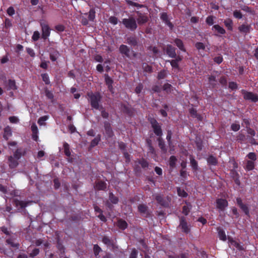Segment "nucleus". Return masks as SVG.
Returning <instances> with one entry per match:
<instances>
[{"mask_svg":"<svg viewBox=\"0 0 258 258\" xmlns=\"http://www.w3.org/2000/svg\"><path fill=\"white\" fill-rule=\"evenodd\" d=\"M213 29H215L218 33L221 34L225 33V30L218 25H215L213 27Z\"/></svg>","mask_w":258,"mask_h":258,"instance_id":"34","label":"nucleus"},{"mask_svg":"<svg viewBox=\"0 0 258 258\" xmlns=\"http://www.w3.org/2000/svg\"><path fill=\"white\" fill-rule=\"evenodd\" d=\"M160 18L170 27V29H172L173 25L169 21L168 16L166 13H162Z\"/></svg>","mask_w":258,"mask_h":258,"instance_id":"18","label":"nucleus"},{"mask_svg":"<svg viewBox=\"0 0 258 258\" xmlns=\"http://www.w3.org/2000/svg\"><path fill=\"white\" fill-rule=\"evenodd\" d=\"M42 79L46 84H49L50 83L49 77L47 74H43L41 75Z\"/></svg>","mask_w":258,"mask_h":258,"instance_id":"49","label":"nucleus"},{"mask_svg":"<svg viewBox=\"0 0 258 258\" xmlns=\"http://www.w3.org/2000/svg\"><path fill=\"white\" fill-rule=\"evenodd\" d=\"M224 24L225 26L228 28V29L231 30L232 29V21L230 19H227L224 21Z\"/></svg>","mask_w":258,"mask_h":258,"instance_id":"32","label":"nucleus"},{"mask_svg":"<svg viewBox=\"0 0 258 258\" xmlns=\"http://www.w3.org/2000/svg\"><path fill=\"white\" fill-rule=\"evenodd\" d=\"M8 14L11 16L15 14V10L12 7H9L7 10Z\"/></svg>","mask_w":258,"mask_h":258,"instance_id":"63","label":"nucleus"},{"mask_svg":"<svg viewBox=\"0 0 258 258\" xmlns=\"http://www.w3.org/2000/svg\"><path fill=\"white\" fill-rule=\"evenodd\" d=\"M231 127L232 130H233V131H238L240 128V125L237 123H233L231 125Z\"/></svg>","mask_w":258,"mask_h":258,"instance_id":"58","label":"nucleus"},{"mask_svg":"<svg viewBox=\"0 0 258 258\" xmlns=\"http://www.w3.org/2000/svg\"><path fill=\"white\" fill-rule=\"evenodd\" d=\"M191 208V205L189 203L186 205L183 206L182 207V213L185 215H187Z\"/></svg>","mask_w":258,"mask_h":258,"instance_id":"28","label":"nucleus"},{"mask_svg":"<svg viewBox=\"0 0 258 258\" xmlns=\"http://www.w3.org/2000/svg\"><path fill=\"white\" fill-rule=\"evenodd\" d=\"M109 22L114 25H116L117 23L118 20L117 18L115 17H111L109 18Z\"/></svg>","mask_w":258,"mask_h":258,"instance_id":"64","label":"nucleus"},{"mask_svg":"<svg viewBox=\"0 0 258 258\" xmlns=\"http://www.w3.org/2000/svg\"><path fill=\"white\" fill-rule=\"evenodd\" d=\"M174 42L176 45L182 51H185V50L184 47V45L182 41L178 38H176L174 40Z\"/></svg>","mask_w":258,"mask_h":258,"instance_id":"26","label":"nucleus"},{"mask_svg":"<svg viewBox=\"0 0 258 258\" xmlns=\"http://www.w3.org/2000/svg\"><path fill=\"white\" fill-rule=\"evenodd\" d=\"M167 54L170 57H176V48L171 45H167L165 48Z\"/></svg>","mask_w":258,"mask_h":258,"instance_id":"10","label":"nucleus"},{"mask_svg":"<svg viewBox=\"0 0 258 258\" xmlns=\"http://www.w3.org/2000/svg\"><path fill=\"white\" fill-rule=\"evenodd\" d=\"M63 149L65 155L68 157H70L71 156V152L70 150L69 145L67 143H64L63 144Z\"/></svg>","mask_w":258,"mask_h":258,"instance_id":"29","label":"nucleus"},{"mask_svg":"<svg viewBox=\"0 0 258 258\" xmlns=\"http://www.w3.org/2000/svg\"><path fill=\"white\" fill-rule=\"evenodd\" d=\"M217 231L218 233V235L219 237V238L223 241H225L226 240V236L225 234V232L223 229H222L220 227H218L217 228Z\"/></svg>","mask_w":258,"mask_h":258,"instance_id":"25","label":"nucleus"},{"mask_svg":"<svg viewBox=\"0 0 258 258\" xmlns=\"http://www.w3.org/2000/svg\"><path fill=\"white\" fill-rule=\"evenodd\" d=\"M138 210L139 212L145 215H147L148 214V207L146 205L144 204H141L138 206Z\"/></svg>","mask_w":258,"mask_h":258,"instance_id":"20","label":"nucleus"},{"mask_svg":"<svg viewBox=\"0 0 258 258\" xmlns=\"http://www.w3.org/2000/svg\"><path fill=\"white\" fill-rule=\"evenodd\" d=\"M178 195L181 197H186L187 195V193L182 189L177 188V189Z\"/></svg>","mask_w":258,"mask_h":258,"instance_id":"42","label":"nucleus"},{"mask_svg":"<svg viewBox=\"0 0 258 258\" xmlns=\"http://www.w3.org/2000/svg\"><path fill=\"white\" fill-rule=\"evenodd\" d=\"M190 163L192 169L197 170L198 168V165L197 161L194 159V157L191 155L189 157Z\"/></svg>","mask_w":258,"mask_h":258,"instance_id":"24","label":"nucleus"},{"mask_svg":"<svg viewBox=\"0 0 258 258\" xmlns=\"http://www.w3.org/2000/svg\"><path fill=\"white\" fill-rule=\"evenodd\" d=\"M14 205L17 208H23L27 206V203H26L22 201H19L17 199H14L13 200Z\"/></svg>","mask_w":258,"mask_h":258,"instance_id":"15","label":"nucleus"},{"mask_svg":"<svg viewBox=\"0 0 258 258\" xmlns=\"http://www.w3.org/2000/svg\"><path fill=\"white\" fill-rule=\"evenodd\" d=\"M239 207L242 209V210L244 212V213L246 215H249V209H248V208L247 207V206L246 205H245L244 204H243L242 205H241Z\"/></svg>","mask_w":258,"mask_h":258,"instance_id":"51","label":"nucleus"},{"mask_svg":"<svg viewBox=\"0 0 258 258\" xmlns=\"http://www.w3.org/2000/svg\"><path fill=\"white\" fill-rule=\"evenodd\" d=\"M179 227H181L182 231L185 233H188L190 231L189 227L186 222L185 218L184 217H182L180 218V225Z\"/></svg>","mask_w":258,"mask_h":258,"instance_id":"8","label":"nucleus"},{"mask_svg":"<svg viewBox=\"0 0 258 258\" xmlns=\"http://www.w3.org/2000/svg\"><path fill=\"white\" fill-rule=\"evenodd\" d=\"M142 68L144 72L147 73H151L152 72V69L151 66H149L146 63H144L142 65Z\"/></svg>","mask_w":258,"mask_h":258,"instance_id":"31","label":"nucleus"},{"mask_svg":"<svg viewBox=\"0 0 258 258\" xmlns=\"http://www.w3.org/2000/svg\"><path fill=\"white\" fill-rule=\"evenodd\" d=\"M45 96H46V97L51 100V101L52 102V100L53 99V93L50 91L49 90H48V89H45Z\"/></svg>","mask_w":258,"mask_h":258,"instance_id":"41","label":"nucleus"},{"mask_svg":"<svg viewBox=\"0 0 258 258\" xmlns=\"http://www.w3.org/2000/svg\"><path fill=\"white\" fill-rule=\"evenodd\" d=\"M150 122L155 135L157 136L161 137L162 135V131L159 123L154 119H152Z\"/></svg>","mask_w":258,"mask_h":258,"instance_id":"3","label":"nucleus"},{"mask_svg":"<svg viewBox=\"0 0 258 258\" xmlns=\"http://www.w3.org/2000/svg\"><path fill=\"white\" fill-rule=\"evenodd\" d=\"M241 93L244 99L249 100L253 102H256L258 100V96L252 92H248L244 90H241Z\"/></svg>","mask_w":258,"mask_h":258,"instance_id":"4","label":"nucleus"},{"mask_svg":"<svg viewBox=\"0 0 258 258\" xmlns=\"http://www.w3.org/2000/svg\"><path fill=\"white\" fill-rule=\"evenodd\" d=\"M126 42L132 46H136L137 45L138 41L135 37L131 36L128 37L126 39Z\"/></svg>","mask_w":258,"mask_h":258,"instance_id":"23","label":"nucleus"},{"mask_svg":"<svg viewBox=\"0 0 258 258\" xmlns=\"http://www.w3.org/2000/svg\"><path fill=\"white\" fill-rule=\"evenodd\" d=\"M169 62H170L171 66L174 68H178V62L176 61V60H168Z\"/></svg>","mask_w":258,"mask_h":258,"instance_id":"61","label":"nucleus"},{"mask_svg":"<svg viewBox=\"0 0 258 258\" xmlns=\"http://www.w3.org/2000/svg\"><path fill=\"white\" fill-rule=\"evenodd\" d=\"M138 255V251L135 249H134L130 254V258H137Z\"/></svg>","mask_w":258,"mask_h":258,"instance_id":"62","label":"nucleus"},{"mask_svg":"<svg viewBox=\"0 0 258 258\" xmlns=\"http://www.w3.org/2000/svg\"><path fill=\"white\" fill-rule=\"evenodd\" d=\"M95 187L98 190H104L106 188V183L102 181L96 182Z\"/></svg>","mask_w":258,"mask_h":258,"instance_id":"19","label":"nucleus"},{"mask_svg":"<svg viewBox=\"0 0 258 258\" xmlns=\"http://www.w3.org/2000/svg\"><path fill=\"white\" fill-rule=\"evenodd\" d=\"M40 37V33L38 31H36L34 32L33 36H32V39L36 41H37Z\"/></svg>","mask_w":258,"mask_h":258,"instance_id":"52","label":"nucleus"},{"mask_svg":"<svg viewBox=\"0 0 258 258\" xmlns=\"http://www.w3.org/2000/svg\"><path fill=\"white\" fill-rule=\"evenodd\" d=\"M109 198L112 204H116L118 202V198L115 197L112 192L109 194Z\"/></svg>","mask_w":258,"mask_h":258,"instance_id":"33","label":"nucleus"},{"mask_svg":"<svg viewBox=\"0 0 258 258\" xmlns=\"http://www.w3.org/2000/svg\"><path fill=\"white\" fill-rule=\"evenodd\" d=\"M196 47L199 50L204 49L205 48V45L202 42H197L196 44Z\"/></svg>","mask_w":258,"mask_h":258,"instance_id":"57","label":"nucleus"},{"mask_svg":"<svg viewBox=\"0 0 258 258\" xmlns=\"http://www.w3.org/2000/svg\"><path fill=\"white\" fill-rule=\"evenodd\" d=\"M238 29L241 32L246 33L249 31V26L246 25H242L239 27Z\"/></svg>","mask_w":258,"mask_h":258,"instance_id":"37","label":"nucleus"},{"mask_svg":"<svg viewBox=\"0 0 258 258\" xmlns=\"http://www.w3.org/2000/svg\"><path fill=\"white\" fill-rule=\"evenodd\" d=\"M247 157H248L249 159H250L252 161H255L256 159V155H255V153H252V152L249 153L247 155Z\"/></svg>","mask_w":258,"mask_h":258,"instance_id":"59","label":"nucleus"},{"mask_svg":"<svg viewBox=\"0 0 258 258\" xmlns=\"http://www.w3.org/2000/svg\"><path fill=\"white\" fill-rule=\"evenodd\" d=\"M217 72L214 73L210 76H209L208 79L210 84L214 87L216 85L217 82L216 79V77L217 76Z\"/></svg>","mask_w":258,"mask_h":258,"instance_id":"17","label":"nucleus"},{"mask_svg":"<svg viewBox=\"0 0 258 258\" xmlns=\"http://www.w3.org/2000/svg\"><path fill=\"white\" fill-rule=\"evenodd\" d=\"M229 88L231 89L232 90H235L237 88V84L233 82H229Z\"/></svg>","mask_w":258,"mask_h":258,"instance_id":"60","label":"nucleus"},{"mask_svg":"<svg viewBox=\"0 0 258 258\" xmlns=\"http://www.w3.org/2000/svg\"><path fill=\"white\" fill-rule=\"evenodd\" d=\"M136 13L137 14L136 20L137 24L142 25L148 22V18L145 14H143L139 11L136 12Z\"/></svg>","mask_w":258,"mask_h":258,"instance_id":"5","label":"nucleus"},{"mask_svg":"<svg viewBox=\"0 0 258 258\" xmlns=\"http://www.w3.org/2000/svg\"><path fill=\"white\" fill-rule=\"evenodd\" d=\"M254 167V164L253 161L248 160L246 162V164L245 165V168L246 169L248 170H252Z\"/></svg>","mask_w":258,"mask_h":258,"instance_id":"30","label":"nucleus"},{"mask_svg":"<svg viewBox=\"0 0 258 258\" xmlns=\"http://www.w3.org/2000/svg\"><path fill=\"white\" fill-rule=\"evenodd\" d=\"M8 164L11 168H15L18 165V160L14 158L13 156L8 157Z\"/></svg>","mask_w":258,"mask_h":258,"instance_id":"11","label":"nucleus"},{"mask_svg":"<svg viewBox=\"0 0 258 258\" xmlns=\"http://www.w3.org/2000/svg\"><path fill=\"white\" fill-rule=\"evenodd\" d=\"M93 250L94 254L97 256L101 251V248L97 244H95L94 245Z\"/></svg>","mask_w":258,"mask_h":258,"instance_id":"46","label":"nucleus"},{"mask_svg":"<svg viewBox=\"0 0 258 258\" xmlns=\"http://www.w3.org/2000/svg\"><path fill=\"white\" fill-rule=\"evenodd\" d=\"M176 158L175 156H172L169 159V165L172 168H174L175 166V163L176 162Z\"/></svg>","mask_w":258,"mask_h":258,"instance_id":"40","label":"nucleus"},{"mask_svg":"<svg viewBox=\"0 0 258 258\" xmlns=\"http://www.w3.org/2000/svg\"><path fill=\"white\" fill-rule=\"evenodd\" d=\"M117 226L119 228L124 230L127 227V224L124 220L119 219L117 221Z\"/></svg>","mask_w":258,"mask_h":258,"instance_id":"27","label":"nucleus"},{"mask_svg":"<svg viewBox=\"0 0 258 258\" xmlns=\"http://www.w3.org/2000/svg\"><path fill=\"white\" fill-rule=\"evenodd\" d=\"M6 241L7 243L10 245L12 247H15L17 248H18L19 247V243L14 242L12 239H8Z\"/></svg>","mask_w":258,"mask_h":258,"instance_id":"43","label":"nucleus"},{"mask_svg":"<svg viewBox=\"0 0 258 258\" xmlns=\"http://www.w3.org/2000/svg\"><path fill=\"white\" fill-rule=\"evenodd\" d=\"M104 128L106 134L108 137H111L113 135V132L111 130L110 124L108 122H104Z\"/></svg>","mask_w":258,"mask_h":258,"instance_id":"16","label":"nucleus"},{"mask_svg":"<svg viewBox=\"0 0 258 258\" xmlns=\"http://www.w3.org/2000/svg\"><path fill=\"white\" fill-rule=\"evenodd\" d=\"M143 88V85L142 84H138L135 89L136 93L137 94L140 93Z\"/></svg>","mask_w":258,"mask_h":258,"instance_id":"56","label":"nucleus"},{"mask_svg":"<svg viewBox=\"0 0 258 258\" xmlns=\"http://www.w3.org/2000/svg\"><path fill=\"white\" fill-rule=\"evenodd\" d=\"M157 140L158 141V145H159V146L160 148V149L162 151H165L166 149H165V146L164 145V142L163 140H162V139L161 138V137H159Z\"/></svg>","mask_w":258,"mask_h":258,"instance_id":"35","label":"nucleus"},{"mask_svg":"<svg viewBox=\"0 0 258 258\" xmlns=\"http://www.w3.org/2000/svg\"><path fill=\"white\" fill-rule=\"evenodd\" d=\"M42 31V38L44 39H46L50 35V29L48 25L45 23H41L40 24Z\"/></svg>","mask_w":258,"mask_h":258,"instance_id":"7","label":"nucleus"},{"mask_svg":"<svg viewBox=\"0 0 258 258\" xmlns=\"http://www.w3.org/2000/svg\"><path fill=\"white\" fill-rule=\"evenodd\" d=\"M207 160L208 163L211 165L215 166L218 163L217 159L213 155L209 156L207 158Z\"/></svg>","mask_w":258,"mask_h":258,"instance_id":"22","label":"nucleus"},{"mask_svg":"<svg viewBox=\"0 0 258 258\" xmlns=\"http://www.w3.org/2000/svg\"><path fill=\"white\" fill-rule=\"evenodd\" d=\"M227 206L228 202L226 200L220 199L217 200V207L221 210H224Z\"/></svg>","mask_w":258,"mask_h":258,"instance_id":"12","label":"nucleus"},{"mask_svg":"<svg viewBox=\"0 0 258 258\" xmlns=\"http://www.w3.org/2000/svg\"><path fill=\"white\" fill-rule=\"evenodd\" d=\"M39 253V249L38 248H35L33 250L31 253L30 254V256L33 257L37 255H38Z\"/></svg>","mask_w":258,"mask_h":258,"instance_id":"54","label":"nucleus"},{"mask_svg":"<svg viewBox=\"0 0 258 258\" xmlns=\"http://www.w3.org/2000/svg\"><path fill=\"white\" fill-rule=\"evenodd\" d=\"M233 16L236 18L241 19L242 17V15L239 11L236 10L233 12Z\"/></svg>","mask_w":258,"mask_h":258,"instance_id":"53","label":"nucleus"},{"mask_svg":"<svg viewBox=\"0 0 258 258\" xmlns=\"http://www.w3.org/2000/svg\"><path fill=\"white\" fill-rule=\"evenodd\" d=\"M119 51L120 53L127 57H130V48L126 45L122 44L119 46Z\"/></svg>","mask_w":258,"mask_h":258,"instance_id":"9","label":"nucleus"},{"mask_svg":"<svg viewBox=\"0 0 258 258\" xmlns=\"http://www.w3.org/2000/svg\"><path fill=\"white\" fill-rule=\"evenodd\" d=\"M139 163L143 168H146L148 166V162L144 159L139 160Z\"/></svg>","mask_w":258,"mask_h":258,"instance_id":"55","label":"nucleus"},{"mask_svg":"<svg viewBox=\"0 0 258 258\" xmlns=\"http://www.w3.org/2000/svg\"><path fill=\"white\" fill-rule=\"evenodd\" d=\"M157 203L163 207H167L169 205L168 198L164 199L161 195L159 194H155L153 195Z\"/></svg>","mask_w":258,"mask_h":258,"instance_id":"6","label":"nucleus"},{"mask_svg":"<svg viewBox=\"0 0 258 258\" xmlns=\"http://www.w3.org/2000/svg\"><path fill=\"white\" fill-rule=\"evenodd\" d=\"M190 113L192 116L197 117L199 120H201L202 119V116L197 113L196 110L195 109H190Z\"/></svg>","mask_w":258,"mask_h":258,"instance_id":"38","label":"nucleus"},{"mask_svg":"<svg viewBox=\"0 0 258 258\" xmlns=\"http://www.w3.org/2000/svg\"><path fill=\"white\" fill-rule=\"evenodd\" d=\"M171 87L172 86L170 84L167 83L164 85L163 88L167 93H169L171 92Z\"/></svg>","mask_w":258,"mask_h":258,"instance_id":"50","label":"nucleus"},{"mask_svg":"<svg viewBox=\"0 0 258 258\" xmlns=\"http://www.w3.org/2000/svg\"><path fill=\"white\" fill-rule=\"evenodd\" d=\"M12 136L11 128L10 126H8L4 128V133L3 137L6 140H8L9 138Z\"/></svg>","mask_w":258,"mask_h":258,"instance_id":"21","label":"nucleus"},{"mask_svg":"<svg viewBox=\"0 0 258 258\" xmlns=\"http://www.w3.org/2000/svg\"><path fill=\"white\" fill-rule=\"evenodd\" d=\"M122 23L126 29L131 31H135L138 27L136 20L133 17L123 19Z\"/></svg>","mask_w":258,"mask_h":258,"instance_id":"2","label":"nucleus"},{"mask_svg":"<svg viewBox=\"0 0 258 258\" xmlns=\"http://www.w3.org/2000/svg\"><path fill=\"white\" fill-rule=\"evenodd\" d=\"M95 17V12L93 9H91L88 13L89 20L93 21Z\"/></svg>","mask_w":258,"mask_h":258,"instance_id":"45","label":"nucleus"},{"mask_svg":"<svg viewBox=\"0 0 258 258\" xmlns=\"http://www.w3.org/2000/svg\"><path fill=\"white\" fill-rule=\"evenodd\" d=\"M22 156V151L20 149H18L14 153L13 157L19 160Z\"/></svg>","mask_w":258,"mask_h":258,"instance_id":"44","label":"nucleus"},{"mask_svg":"<svg viewBox=\"0 0 258 258\" xmlns=\"http://www.w3.org/2000/svg\"><path fill=\"white\" fill-rule=\"evenodd\" d=\"M102 241L108 247H109L112 249H114L115 248H116V246L114 244L113 241L109 239V237L107 236H104L102 238Z\"/></svg>","mask_w":258,"mask_h":258,"instance_id":"13","label":"nucleus"},{"mask_svg":"<svg viewBox=\"0 0 258 258\" xmlns=\"http://www.w3.org/2000/svg\"><path fill=\"white\" fill-rule=\"evenodd\" d=\"M8 87L10 89L14 90L16 89L15 82L13 80H10L8 82Z\"/></svg>","mask_w":258,"mask_h":258,"instance_id":"48","label":"nucleus"},{"mask_svg":"<svg viewBox=\"0 0 258 258\" xmlns=\"http://www.w3.org/2000/svg\"><path fill=\"white\" fill-rule=\"evenodd\" d=\"M100 140V137H99V136L97 137L96 138H95L92 141V142L91 143V146L92 147H95L98 144Z\"/></svg>","mask_w":258,"mask_h":258,"instance_id":"47","label":"nucleus"},{"mask_svg":"<svg viewBox=\"0 0 258 258\" xmlns=\"http://www.w3.org/2000/svg\"><path fill=\"white\" fill-rule=\"evenodd\" d=\"M59 53L57 51H54L51 52L50 54V58L52 61H55L57 59L58 57Z\"/></svg>","mask_w":258,"mask_h":258,"instance_id":"36","label":"nucleus"},{"mask_svg":"<svg viewBox=\"0 0 258 258\" xmlns=\"http://www.w3.org/2000/svg\"><path fill=\"white\" fill-rule=\"evenodd\" d=\"M48 118V116L47 115H45L42 117H40L38 120V123L40 125H42L45 124L44 121L47 120Z\"/></svg>","mask_w":258,"mask_h":258,"instance_id":"39","label":"nucleus"},{"mask_svg":"<svg viewBox=\"0 0 258 258\" xmlns=\"http://www.w3.org/2000/svg\"><path fill=\"white\" fill-rule=\"evenodd\" d=\"M88 100L91 104V107L98 110L102 109V106L100 104L101 97L98 93H88Z\"/></svg>","mask_w":258,"mask_h":258,"instance_id":"1","label":"nucleus"},{"mask_svg":"<svg viewBox=\"0 0 258 258\" xmlns=\"http://www.w3.org/2000/svg\"><path fill=\"white\" fill-rule=\"evenodd\" d=\"M31 128L32 132V139L36 141L38 138V130L37 126L35 123H33L31 125Z\"/></svg>","mask_w":258,"mask_h":258,"instance_id":"14","label":"nucleus"}]
</instances>
